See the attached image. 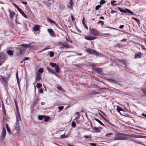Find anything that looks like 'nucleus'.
Wrapping results in <instances>:
<instances>
[{
	"instance_id": "nucleus-1",
	"label": "nucleus",
	"mask_w": 146,
	"mask_h": 146,
	"mask_svg": "<svg viewBox=\"0 0 146 146\" xmlns=\"http://www.w3.org/2000/svg\"><path fill=\"white\" fill-rule=\"evenodd\" d=\"M130 138L129 135L122 134L119 132H116L114 135L113 137L115 141L118 140H125Z\"/></svg>"
},
{
	"instance_id": "nucleus-2",
	"label": "nucleus",
	"mask_w": 146,
	"mask_h": 146,
	"mask_svg": "<svg viewBox=\"0 0 146 146\" xmlns=\"http://www.w3.org/2000/svg\"><path fill=\"white\" fill-rule=\"evenodd\" d=\"M90 33L92 35L96 36H100L101 35L98 31L95 28H90Z\"/></svg>"
},
{
	"instance_id": "nucleus-3",
	"label": "nucleus",
	"mask_w": 146,
	"mask_h": 146,
	"mask_svg": "<svg viewBox=\"0 0 146 146\" xmlns=\"http://www.w3.org/2000/svg\"><path fill=\"white\" fill-rule=\"evenodd\" d=\"M86 52L91 54H93L96 56L99 55V53L97 51L94 50L90 48L86 49Z\"/></svg>"
},
{
	"instance_id": "nucleus-4",
	"label": "nucleus",
	"mask_w": 146,
	"mask_h": 146,
	"mask_svg": "<svg viewBox=\"0 0 146 146\" xmlns=\"http://www.w3.org/2000/svg\"><path fill=\"white\" fill-rule=\"evenodd\" d=\"M92 69L94 70L96 72L98 73L99 74L103 75L104 74L103 72L102 69V68H97L96 67H93Z\"/></svg>"
},
{
	"instance_id": "nucleus-5",
	"label": "nucleus",
	"mask_w": 146,
	"mask_h": 146,
	"mask_svg": "<svg viewBox=\"0 0 146 146\" xmlns=\"http://www.w3.org/2000/svg\"><path fill=\"white\" fill-rule=\"evenodd\" d=\"M59 46H60V48L62 49L64 48H69L70 47L68 45V44L67 42H61L60 43Z\"/></svg>"
},
{
	"instance_id": "nucleus-6",
	"label": "nucleus",
	"mask_w": 146,
	"mask_h": 146,
	"mask_svg": "<svg viewBox=\"0 0 146 146\" xmlns=\"http://www.w3.org/2000/svg\"><path fill=\"white\" fill-rule=\"evenodd\" d=\"M6 131L5 127L3 128V130L1 132V137L0 139L3 141L5 139L6 135Z\"/></svg>"
},
{
	"instance_id": "nucleus-7",
	"label": "nucleus",
	"mask_w": 146,
	"mask_h": 146,
	"mask_svg": "<svg viewBox=\"0 0 146 146\" xmlns=\"http://www.w3.org/2000/svg\"><path fill=\"white\" fill-rule=\"evenodd\" d=\"M83 36L85 39L88 40H92L97 38V37L92 36H86V35H84Z\"/></svg>"
},
{
	"instance_id": "nucleus-8",
	"label": "nucleus",
	"mask_w": 146,
	"mask_h": 146,
	"mask_svg": "<svg viewBox=\"0 0 146 146\" xmlns=\"http://www.w3.org/2000/svg\"><path fill=\"white\" fill-rule=\"evenodd\" d=\"M17 54L20 55L23 53L25 51V50L24 48L19 47L17 48Z\"/></svg>"
},
{
	"instance_id": "nucleus-9",
	"label": "nucleus",
	"mask_w": 146,
	"mask_h": 146,
	"mask_svg": "<svg viewBox=\"0 0 146 146\" xmlns=\"http://www.w3.org/2000/svg\"><path fill=\"white\" fill-rule=\"evenodd\" d=\"M48 31L52 37H55L56 36L54 32L52 29H48Z\"/></svg>"
},
{
	"instance_id": "nucleus-10",
	"label": "nucleus",
	"mask_w": 146,
	"mask_h": 146,
	"mask_svg": "<svg viewBox=\"0 0 146 146\" xmlns=\"http://www.w3.org/2000/svg\"><path fill=\"white\" fill-rule=\"evenodd\" d=\"M8 11L9 13V17L11 19H13L15 15V13L13 11H12L10 9L8 10Z\"/></svg>"
},
{
	"instance_id": "nucleus-11",
	"label": "nucleus",
	"mask_w": 146,
	"mask_h": 146,
	"mask_svg": "<svg viewBox=\"0 0 146 146\" xmlns=\"http://www.w3.org/2000/svg\"><path fill=\"white\" fill-rule=\"evenodd\" d=\"M143 54L140 52H138L136 53L134 56V58L135 59H137L138 58H141L142 56H143Z\"/></svg>"
},
{
	"instance_id": "nucleus-12",
	"label": "nucleus",
	"mask_w": 146,
	"mask_h": 146,
	"mask_svg": "<svg viewBox=\"0 0 146 146\" xmlns=\"http://www.w3.org/2000/svg\"><path fill=\"white\" fill-rule=\"evenodd\" d=\"M101 129V127H94L92 129V130L93 131H95V133H100L101 132L100 129Z\"/></svg>"
},
{
	"instance_id": "nucleus-13",
	"label": "nucleus",
	"mask_w": 146,
	"mask_h": 146,
	"mask_svg": "<svg viewBox=\"0 0 146 146\" xmlns=\"http://www.w3.org/2000/svg\"><path fill=\"white\" fill-rule=\"evenodd\" d=\"M131 140L132 141H134L135 142L139 143L141 145H143V142L140 141L138 140L136 138H132Z\"/></svg>"
},
{
	"instance_id": "nucleus-14",
	"label": "nucleus",
	"mask_w": 146,
	"mask_h": 146,
	"mask_svg": "<svg viewBox=\"0 0 146 146\" xmlns=\"http://www.w3.org/2000/svg\"><path fill=\"white\" fill-rule=\"evenodd\" d=\"M17 115H16V123L18 124V122L19 121H20L21 120V117H20V114L19 112H17Z\"/></svg>"
},
{
	"instance_id": "nucleus-15",
	"label": "nucleus",
	"mask_w": 146,
	"mask_h": 146,
	"mask_svg": "<svg viewBox=\"0 0 146 146\" xmlns=\"http://www.w3.org/2000/svg\"><path fill=\"white\" fill-rule=\"evenodd\" d=\"M18 11L24 17L26 18H27V16L25 15L24 12L22 11V10L20 8L18 10Z\"/></svg>"
},
{
	"instance_id": "nucleus-16",
	"label": "nucleus",
	"mask_w": 146,
	"mask_h": 146,
	"mask_svg": "<svg viewBox=\"0 0 146 146\" xmlns=\"http://www.w3.org/2000/svg\"><path fill=\"white\" fill-rule=\"evenodd\" d=\"M73 2L72 0H70V2L68 3V4L67 5V6L70 9L72 8L73 6Z\"/></svg>"
},
{
	"instance_id": "nucleus-17",
	"label": "nucleus",
	"mask_w": 146,
	"mask_h": 146,
	"mask_svg": "<svg viewBox=\"0 0 146 146\" xmlns=\"http://www.w3.org/2000/svg\"><path fill=\"white\" fill-rule=\"evenodd\" d=\"M41 75L40 74L37 73L36 75V81H39L41 79Z\"/></svg>"
},
{
	"instance_id": "nucleus-18",
	"label": "nucleus",
	"mask_w": 146,
	"mask_h": 146,
	"mask_svg": "<svg viewBox=\"0 0 146 146\" xmlns=\"http://www.w3.org/2000/svg\"><path fill=\"white\" fill-rule=\"evenodd\" d=\"M40 29V27L39 25H36L33 27V29L35 31H37Z\"/></svg>"
},
{
	"instance_id": "nucleus-19",
	"label": "nucleus",
	"mask_w": 146,
	"mask_h": 146,
	"mask_svg": "<svg viewBox=\"0 0 146 146\" xmlns=\"http://www.w3.org/2000/svg\"><path fill=\"white\" fill-rule=\"evenodd\" d=\"M6 57L5 54L3 52H1L0 53V60H2Z\"/></svg>"
},
{
	"instance_id": "nucleus-20",
	"label": "nucleus",
	"mask_w": 146,
	"mask_h": 146,
	"mask_svg": "<svg viewBox=\"0 0 146 146\" xmlns=\"http://www.w3.org/2000/svg\"><path fill=\"white\" fill-rule=\"evenodd\" d=\"M117 60L118 62L121 63L123 64L125 66H126L125 61L124 59H123L121 60L119 59H117Z\"/></svg>"
},
{
	"instance_id": "nucleus-21",
	"label": "nucleus",
	"mask_w": 146,
	"mask_h": 146,
	"mask_svg": "<svg viewBox=\"0 0 146 146\" xmlns=\"http://www.w3.org/2000/svg\"><path fill=\"white\" fill-rule=\"evenodd\" d=\"M30 44H23L20 45L19 46H22L24 48H27L29 47H30Z\"/></svg>"
},
{
	"instance_id": "nucleus-22",
	"label": "nucleus",
	"mask_w": 146,
	"mask_h": 146,
	"mask_svg": "<svg viewBox=\"0 0 146 146\" xmlns=\"http://www.w3.org/2000/svg\"><path fill=\"white\" fill-rule=\"evenodd\" d=\"M7 53L10 56H12L13 54V51L11 50H8L7 52Z\"/></svg>"
},
{
	"instance_id": "nucleus-23",
	"label": "nucleus",
	"mask_w": 146,
	"mask_h": 146,
	"mask_svg": "<svg viewBox=\"0 0 146 146\" xmlns=\"http://www.w3.org/2000/svg\"><path fill=\"white\" fill-rule=\"evenodd\" d=\"M55 71L56 73H58L60 72L59 67L58 64H57L56 66L55 67Z\"/></svg>"
},
{
	"instance_id": "nucleus-24",
	"label": "nucleus",
	"mask_w": 146,
	"mask_h": 146,
	"mask_svg": "<svg viewBox=\"0 0 146 146\" xmlns=\"http://www.w3.org/2000/svg\"><path fill=\"white\" fill-rule=\"evenodd\" d=\"M94 119L95 121L99 123L100 124L102 125V126L105 127V125L100 120L97 118H94Z\"/></svg>"
},
{
	"instance_id": "nucleus-25",
	"label": "nucleus",
	"mask_w": 146,
	"mask_h": 146,
	"mask_svg": "<svg viewBox=\"0 0 146 146\" xmlns=\"http://www.w3.org/2000/svg\"><path fill=\"white\" fill-rule=\"evenodd\" d=\"M1 80L3 82L6 83L8 81V80L6 78H4L3 76H1Z\"/></svg>"
},
{
	"instance_id": "nucleus-26",
	"label": "nucleus",
	"mask_w": 146,
	"mask_h": 146,
	"mask_svg": "<svg viewBox=\"0 0 146 146\" xmlns=\"http://www.w3.org/2000/svg\"><path fill=\"white\" fill-rule=\"evenodd\" d=\"M47 70L49 72L51 73L52 74H53V72H54V71L52 69L48 67V66L47 67Z\"/></svg>"
},
{
	"instance_id": "nucleus-27",
	"label": "nucleus",
	"mask_w": 146,
	"mask_h": 146,
	"mask_svg": "<svg viewBox=\"0 0 146 146\" xmlns=\"http://www.w3.org/2000/svg\"><path fill=\"white\" fill-rule=\"evenodd\" d=\"M14 101L15 103V105L16 108V110L17 112H19V108L17 105V101L16 99H14Z\"/></svg>"
},
{
	"instance_id": "nucleus-28",
	"label": "nucleus",
	"mask_w": 146,
	"mask_h": 146,
	"mask_svg": "<svg viewBox=\"0 0 146 146\" xmlns=\"http://www.w3.org/2000/svg\"><path fill=\"white\" fill-rule=\"evenodd\" d=\"M50 65L52 67H55L57 64L56 63H54L50 62Z\"/></svg>"
},
{
	"instance_id": "nucleus-29",
	"label": "nucleus",
	"mask_w": 146,
	"mask_h": 146,
	"mask_svg": "<svg viewBox=\"0 0 146 146\" xmlns=\"http://www.w3.org/2000/svg\"><path fill=\"white\" fill-rule=\"evenodd\" d=\"M84 20H85L84 17L83 19L82 20V23L83 25L84 26L85 28H86V29L87 30H88V27L85 24V23Z\"/></svg>"
},
{
	"instance_id": "nucleus-30",
	"label": "nucleus",
	"mask_w": 146,
	"mask_h": 146,
	"mask_svg": "<svg viewBox=\"0 0 146 146\" xmlns=\"http://www.w3.org/2000/svg\"><path fill=\"white\" fill-rule=\"evenodd\" d=\"M118 9L121 12H123L124 13H126V11L125 10H123L121 9V8L118 7H117Z\"/></svg>"
},
{
	"instance_id": "nucleus-31",
	"label": "nucleus",
	"mask_w": 146,
	"mask_h": 146,
	"mask_svg": "<svg viewBox=\"0 0 146 146\" xmlns=\"http://www.w3.org/2000/svg\"><path fill=\"white\" fill-rule=\"evenodd\" d=\"M113 134L112 133H109L106 134L105 135V136L108 137H110V136L113 135Z\"/></svg>"
},
{
	"instance_id": "nucleus-32",
	"label": "nucleus",
	"mask_w": 146,
	"mask_h": 146,
	"mask_svg": "<svg viewBox=\"0 0 146 146\" xmlns=\"http://www.w3.org/2000/svg\"><path fill=\"white\" fill-rule=\"evenodd\" d=\"M125 10L126 11V12H127L129 13H130V14H131V15H134L133 13V12L131 11L129 9H125Z\"/></svg>"
},
{
	"instance_id": "nucleus-33",
	"label": "nucleus",
	"mask_w": 146,
	"mask_h": 146,
	"mask_svg": "<svg viewBox=\"0 0 146 146\" xmlns=\"http://www.w3.org/2000/svg\"><path fill=\"white\" fill-rule=\"evenodd\" d=\"M141 90L143 92L144 95L145 96H146V87L143 88H142Z\"/></svg>"
},
{
	"instance_id": "nucleus-34",
	"label": "nucleus",
	"mask_w": 146,
	"mask_h": 146,
	"mask_svg": "<svg viewBox=\"0 0 146 146\" xmlns=\"http://www.w3.org/2000/svg\"><path fill=\"white\" fill-rule=\"evenodd\" d=\"M132 18L133 19L135 20L137 22V23L138 24H139V23H140V22L139 20V19H137V18H135L134 17H132Z\"/></svg>"
},
{
	"instance_id": "nucleus-35",
	"label": "nucleus",
	"mask_w": 146,
	"mask_h": 146,
	"mask_svg": "<svg viewBox=\"0 0 146 146\" xmlns=\"http://www.w3.org/2000/svg\"><path fill=\"white\" fill-rule=\"evenodd\" d=\"M48 21L49 22H50V23H53L54 24L56 25V23L54 21L50 19H48Z\"/></svg>"
},
{
	"instance_id": "nucleus-36",
	"label": "nucleus",
	"mask_w": 146,
	"mask_h": 146,
	"mask_svg": "<svg viewBox=\"0 0 146 146\" xmlns=\"http://www.w3.org/2000/svg\"><path fill=\"white\" fill-rule=\"evenodd\" d=\"M42 86V85L40 83H38L36 85V87L38 88H40Z\"/></svg>"
},
{
	"instance_id": "nucleus-37",
	"label": "nucleus",
	"mask_w": 146,
	"mask_h": 146,
	"mask_svg": "<svg viewBox=\"0 0 146 146\" xmlns=\"http://www.w3.org/2000/svg\"><path fill=\"white\" fill-rule=\"evenodd\" d=\"M50 117L49 116H45L44 117V121L45 122L48 121Z\"/></svg>"
},
{
	"instance_id": "nucleus-38",
	"label": "nucleus",
	"mask_w": 146,
	"mask_h": 146,
	"mask_svg": "<svg viewBox=\"0 0 146 146\" xmlns=\"http://www.w3.org/2000/svg\"><path fill=\"white\" fill-rule=\"evenodd\" d=\"M49 56L50 57H53L54 55V54L53 51H50L49 53Z\"/></svg>"
},
{
	"instance_id": "nucleus-39",
	"label": "nucleus",
	"mask_w": 146,
	"mask_h": 146,
	"mask_svg": "<svg viewBox=\"0 0 146 146\" xmlns=\"http://www.w3.org/2000/svg\"><path fill=\"white\" fill-rule=\"evenodd\" d=\"M39 73L42 74L43 72V69L42 68H40L38 70Z\"/></svg>"
},
{
	"instance_id": "nucleus-40",
	"label": "nucleus",
	"mask_w": 146,
	"mask_h": 146,
	"mask_svg": "<svg viewBox=\"0 0 146 146\" xmlns=\"http://www.w3.org/2000/svg\"><path fill=\"white\" fill-rule=\"evenodd\" d=\"M116 110H117V111L118 112H120V111H121L123 110V109L122 108H121V107H117V108Z\"/></svg>"
},
{
	"instance_id": "nucleus-41",
	"label": "nucleus",
	"mask_w": 146,
	"mask_h": 146,
	"mask_svg": "<svg viewBox=\"0 0 146 146\" xmlns=\"http://www.w3.org/2000/svg\"><path fill=\"white\" fill-rule=\"evenodd\" d=\"M100 24H101V25H104V22L103 21H100L98 23V24L99 25Z\"/></svg>"
},
{
	"instance_id": "nucleus-42",
	"label": "nucleus",
	"mask_w": 146,
	"mask_h": 146,
	"mask_svg": "<svg viewBox=\"0 0 146 146\" xmlns=\"http://www.w3.org/2000/svg\"><path fill=\"white\" fill-rule=\"evenodd\" d=\"M72 126L73 127H75L76 126V123H75V122H74V121L72 122Z\"/></svg>"
},
{
	"instance_id": "nucleus-43",
	"label": "nucleus",
	"mask_w": 146,
	"mask_h": 146,
	"mask_svg": "<svg viewBox=\"0 0 146 146\" xmlns=\"http://www.w3.org/2000/svg\"><path fill=\"white\" fill-rule=\"evenodd\" d=\"M43 116H41L40 115H39L38 116V119L40 120H42L43 117Z\"/></svg>"
},
{
	"instance_id": "nucleus-44",
	"label": "nucleus",
	"mask_w": 146,
	"mask_h": 146,
	"mask_svg": "<svg viewBox=\"0 0 146 146\" xmlns=\"http://www.w3.org/2000/svg\"><path fill=\"white\" fill-rule=\"evenodd\" d=\"M13 4L14 6L16 8H17L18 10L19 9H20V8L18 6H17L15 3H14Z\"/></svg>"
},
{
	"instance_id": "nucleus-45",
	"label": "nucleus",
	"mask_w": 146,
	"mask_h": 146,
	"mask_svg": "<svg viewBox=\"0 0 146 146\" xmlns=\"http://www.w3.org/2000/svg\"><path fill=\"white\" fill-rule=\"evenodd\" d=\"M58 108L60 110H62L64 108V107L63 106H60L58 107Z\"/></svg>"
},
{
	"instance_id": "nucleus-46",
	"label": "nucleus",
	"mask_w": 146,
	"mask_h": 146,
	"mask_svg": "<svg viewBox=\"0 0 146 146\" xmlns=\"http://www.w3.org/2000/svg\"><path fill=\"white\" fill-rule=\"evenodd\" d=\"M16 78L17 79V81L18 82L19 81V79L18 78V72H17L16 74Z\"/></svg>"
},
{
	"instance_id": "nucleus-47",
	"label": "nucleus",
	"mask_w": 146,
	"mask_h": 146,
	"mask_svg": "<svg viewBox=\"0 0 146 146\" xmlns=\"http://www.w3.org/2000/svg\"><path fill=\"white\" fill-rule=\"evenodd\" d=\"M105 3V1L104 0H101L100 3V4L103 5Z\"/></svg>"
},
{
	"instance_id": "nucleus-48",
	"label": "nucleus",
	"mask_w": 146,
	"mask_h": 146,
	"mask_svg": "<svg viewBox=\"0 0 146 146\" xmlns=\"http://www.w3.org/2000/svg\"><path fill=\"white\" fill-rule=\"evenodd\" d=\"M80 118V115H78V116L75 118V120L76 121V122L78 121V120Z\"/></svg>"
},
{
	"instance_id": "nucleus-49",
	"label": "nucleus",
	"mask_w": 146,
	"mask_h": 146,
	"mask_svg": "<svg viewBox=\"0 0 146 146\" xmlns=\"http://www.w3.org/2000/svg\"><path fill=\"white\" fill-rule=\"evenodd\" d=\"M40 93H42L43 92V89L42 88H40V89L38 91Z\"/></svg>"
},
{
	"instance_id": "nucleus-50",
	"label": "nucleus",
	"mask_w": 146,
	"mask_h": 146,
	"mask_svg": "<svg viewBox=\"0 0 146 146\" xmlns=\"http://www.w3.org/2000/svg\"><path fill=\"white\" fill-rule=\"evenodd\" d=\"M71 18L73 22H74V21H75V19L74 17L72 15L71 16Z\"/></svg>"
},
{
	"instance_id": "nucleus-51",
	"label": "nucleus",
	"mask_w": 146,
	"mask_h": 146,
	"mask_svg": "<svg viewBox=\"0 0 146 146\" xmlns=\"http://www.w3.org/2000/svg\"><path fill=\"white\" fill-rule=\"evenodd\" d=\"M89 144L92 146H96V144L95 143H90Z\"/></svg>"
},
{
	"instance_id": "nucleus-52",
	"label": "nucleus",
	"mask_w": 146,
	"mask_h": 146,
	"mask_svg": "<svg viewBox=\"0 0 146 146\" xmlns=\"http://www.w3.org/2000/svg\"><path fill=\"white\" fill-rule=\"evenodd\" d=\"M101 6L100 5H98L96 6L95 7L96 10H98Z\"/></svg>"
},
{
	"instance_id": "nucleus-53",
	"label": "nucleus",
	"mask_w": 146,
	"mask_h": 146,
	"mask_svg": "<svg viewBox=\"0 0 146 146\" xmlns=\"http://www.w3.org/2000/svg\"><path fill=\"white\" fill-rule=\"evenodd\" d=\"M141 48L143 50L146 51V48L144 47L143 45H141Z\"/></svg>"
},
{
	"instance_id": "nucleus-54",
	"label": "nucleus",
	"mask_w": 146,
	"mask_h": 146,
	"mask_svg": "<svg viewBox=\"0 0 146 146\" xmlns=\"http://www.w3.org/2000/svg\"><path fill=\"white\" fill-rule=\"evenodd\" d=\"M74 65L76 66L79 67H80L81 66V65L80 64H74Z\"/></svg>"
},
{
	"instance_id": "nucleus-55",
	"label": "nucleus",
	"mask_w": 146,
	"mask_h": 146,
	"mask_svg": "<svg viewBox=\"0 0 146 146\" xmlns=\"http://www.w3.org/2000/svg\"><path fill=\"white\" fill-rule=\"evenodd\" d=\"M2 109L3 111L5 113L6 110L5 109V106L3 105V106H2Z\"/></svg>"
},
{
	"instance_id": "nucleus-56",
	"label": "nucleus",
	"mask_w": 146,
	"mask_h": 146,
	"mask_svg": "<svg viewBox=\"0 0 146 146\" xmlns=\"http://www.w3.org/2000/svg\"><path fill=\"white\" fill-rule=\"evenodd\" d=\"M57 88L59 90H62V87L61 86H58L57 87Z\"/></svg>"
},
{
	"instance_id": "nucleus-57",
	"label": "nucleus",
	"mask_w": 146,
	"mask_h": 146,
	"mask_svg": "<svg viewBox=\"0 0 146 146\" xmlns=\"http://www.w3.org/2000/svg\"><path fill=\"white\" fill-rule=\"evenodd\" d=\"M39 100V98L38 97L36 99V101L35 102V103L36 104H37L38 103V102Z\"/></svg>"
},
{
	"instance_id": "nucleus-58",
	"label": "nucleus",
	"mask_w": 146,
	"mask_h": 146,
	"mask_svg": "<svg viewBox=\"0 0 146 146\" xmlns=\"http://www.w3.org/2000/svg\"><path fill=\"white\" fill-rule=\"evenodd\" d=\"M7 131H8V132L9 133V134H11V130L9 128L7 129Z\"/></svg>"
},
{
	"instance_id": "nucleus-59",
	"label": "nucleus",
	"mask_w": 146,
	"mask_h": 146,
	"mask_svg": "<svg viewBox=\"0 0 146 146\" xmlns=\"http://www.w3.org/2000/svg\"><path fill=\"white\" fill-rule=\"evenodd\" d=\"M5 61H2V60H0V66H1L2 64Z\"/></svg>"
},
{
	"instance_id": "nucleus-60",
	"label": "nucleus",
	"mask_w": 146,
	"mask_h": 146,
	"mask_svg": "<svg viewBox=\"0 0 146 146\" xmlns=\"http://www.w3.org/2000/svg\"><path fill=\"white\" fill-rule=\"evenodd\" d=\"M84 137L85 139H88L90 138V137L88 135H84Z\"/></svg>"
},
{
	"instance_id": "nucleus-61",
	"label": "nucleus",
	"mask_w": 146,
	"mask_h": 146,
	"mask_svg": "<svg viewBox=\"0 0 146 146\" xmlns=\"http://www.w3.org/2000/svg\"><path fill=\"white\" fill-rule=\"evenodd\" d=\"M124 27L123 25H121L119 26V28L120 29H122Z\"/></svg>"
},
{
	"instance_id": "nucleus-62",
	"label": "nucleus",
	"mask_w": 146,
	"mask_h": 146,
	"mask_svg": "<svg viewBox=\"0 0 146 146\" xmlns=\"http://www.w3.org/2000/svg\"><path fill=\"white\" fill-rule=\"evenodd\" d=\"M22 3L23 4H25V5H27V2H25L24 1H22Z\"/></svg>"
},
{
	"instance_id": "nucleus-63",
	"label": "nucleus",
	"mask_w": 146,
	"mask_h": 146,
	"mask_svg": "<svg viewBox=\"0 0 146 146\" xmlns=\"http://www.w3.org/2000/svg\"><path fill=\"white\" fill-rule=\"evenodd\" d=\"M53 74H54L55 76H56L57 77H58V75L54 71V72H53Z\"/></svg>"
},
{
	"instance_id": "nucleus-64",
	"label": "nucleus",
	"mask_w": 146,
	"mask_h": 146,
	"mask_svg": "<svg viewBox=\"0 0 146 146\" xmlns=\"http://www.w3.org/2000/svg\"><path fill=\"white\" fill-rule=\"evenodd\" d=\"M29 59V58L28 57H25L24 59V60H28Z\"/></svg>"
}]
</instances>
